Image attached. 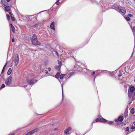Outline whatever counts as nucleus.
Masks as SVG:
<instances>
[{"label":"nucleus","mask_w":135,"mask_h":135,"mask_svg":"<svg viewBox=\"0 0 135 135\" xmlns=\"http://www.w3.org/2000/svg\"><path fill=\"white\" fill-rule=\"evenodd\" d=\"M134 90L135 89L134 86L130 87L128 90L129 97L130 99L132 97V100H135V92L133 93Z\"/></svg>","instance_id":"f257e3e1"},{"label":"nucleus","mask_w":135,"mask_h":135,"mask_svg":"<svg viewBox=\"0 0 135 135\" xmlns=\"http://www.w3.org/2000/svg\"><path fill=\"white\" fill-rule=\"evenodd\" d=\"M31 41L32 44L35 45H40L41 44L40 42L37 40L36 35L35 34L33 35L32 37Z\"/></svg>","instance_id":"f03ea898"},{"label":"nucleus","mask_w":135,"mask_h":135,"mask_svg":"<svg viewBox=\"0 0 135 135\" xmlns=\"http://www.w3.org/2000/svg\"><path fill=\"white\" fill-rule=\"evenodd\" d=\"M12 83V76H10L5 81V83L6 85L8 86H10Z\"/></svg>","instance_id":"7ed1b4c3"},{"label":"nucleus","mask_w":135,"mask_h":135,"mask_svg":"<svg viewBox=\"0 0 135 135\" xmlns=\"http://www.w3.org/2000/svg\"><path fill=\"white\" fill-rule=\"evenodd\" d=\"M119 11L122 13V14H124L126 12V11L125 9L124 8L120 6H118L116 8Z\"/></svg>","instance_id":"20e7f679"},{"label":"nucleus","mask_w":135,"mask_h":135,"mask_svg":"<svg viewBox=\"0 0 135 135\" xmlns=\"http://www.w3.org/2000/svg\"><path fill=\"white\" fill-rule=\"evenodd\" d=\"M123 120V118L122 116H120L118 118L115 120V121L117 123V125H119L118 122H122Z\"/></svg>","instance_id":"39448f33"},{"label":"nucleus","mask_w":135,"mask_h":135,"mask_svg":"<svg viewBox=\"0 0 135 135\" xmlns=\"http://www.w3.org/2000/svg\"><path fill=\"white\" fill-rule=\"evenodd\" d=\"M19 60V57L18 55H17L15 57L14 59L13 60V61L15 63V65L16 66L18 64Z\"/></svg>","instance_id":"423d86ee"},{"label":"nucleus","mask_w":135,"mask_h":135,"mask_svg":"<svg viewBox=\"0 0 135 135\" xmlns=\"http://www.w3.org/2000/svg\"><path fill=\"white\" fill-rule=\"evenodd\" d=\"M37 81L35 80L32 79L30 80H27V82L28 84L30 85H32L36 82Z\"/></svg>","instance_id":"0eeeda50"},{"label":"nucleus","mask_w":135,"mask_h":135,"mask_svg":"<svg viewBox=\"0 0 135 135\" xmlns=\"http://www.w3.org/2000/svg\"><path fill=\"white\" fill-rule=\"evenodd\" d=\"M54 24L55 22L54 21H53L51 23L50 26L51 28L54 30H55Z\"/></svg>","instance_id":"6e6552de"},{"label":"nucleus","mask_w":135,"mask_h":135,"mask_svg":"<svg viewBox=\"0 0 135 135\" xmlns=\"http://www.w3.org/2000/svg\"><path fill=\"white\" fill-rule=\"evenodd\" d=\"M5 68V67H4V66L3 67L2 70V71L0 75V78L2 79L3 78V73L4 72V69Z\"/></svg>","instance_id":"1a4fd4ad"},{"label":"nucleus","mask_w":135,"mask_h":135,"mask_svg":"<svg viewBox=\"0 0 135 135\" xmlns=\"http://www.w3.org/2000/svg\"><path fill=\"white\" fill-rule=\"evenodd\" d=\"M131 29L132 31L134 36H135V26H134L133 27H132V26H131Z\"/></svg>","instance_id":"9d476101"},{"label":"nucleus","mask_w":135,"mask_h":135,"mask_svg":"<svg viewBox=\"0 0 135 135\" xmlns=\"http://www.w3.org/2000/svg\"><path fill=\"white\" fill-rule=\"evenodd\" d=\"M61 68V66L60 65L56 66L55 67V69L60 71V69Z\"/></svg>","instance_id":"9b49d317"},{"label":"nucleus","mask_w":135,"mask_h":135,"mask_svg":"<svg viewBox=\"0 0 135 135\" xmlns=\"http://www.w3.org/2000/svg\"><path fill=\"white\" fill-rule=\"evenodd\" d=\"M10 9V7L9 6H6L5 7V9L6 11L8 12L9 11Z\"/></svg>","instance_id":"f8f14e48"},{"label":"nucleus","mask_w":135,"mask_h":135,"mask_svg":"<svg viewBox=\"0 0 135 135\" xmlns=\"http://www.w3.org/2000/svg\"><path fill=\"white\" fill-rule=\"evenodd\" d=\"M60 72H58L55 75V77L57 79H58L60 77Z\"/></svg>","instance_id":"ddd939ff"},{"label":"nucleus","mask_w":135,"mask_h":135,"mask_svg":"<svg viewBox=\"0 0 135 135\" xmlns=\"http://www.w3.org/2000/svg\"><path fill=\"white\" fill-rule=\"evenodd\" d=\"M74 73L73 72H71L67 76L66 78H68L70 77L71 76H72V75H74Z\"/></svg>","instance_id":"4468645a"},{"label":"nucleus","mask_w":135,"mask_h":135,"mask_svg":"<svg viewBox=\"0 0 135 135\" xmlns=\"http://www.w3.org/2000/svg\"><path fill=\"white\" fill-rule=\"evenodd\" d=\"M38 130V128H36L34 130L31 131V132L33 134L34 132H37Z\"/></svg>","instance_id":"2eb2a0df"},{"label":"nucleus","mask_w":135,"mask_h":135,"mask_svg":"<svg viewBox=\"0 0 135 135\" xmlns=\"http://www.w3.org/2000/svg\"><path fill=\"white\" fill-rule=\"evenodd\" d=\"M107 120L104 118H101V120L100 122H102L105 123L107 122Z\"/></svg>","instance_id":"dca6fc26"},{"label":"nucleus","mask_w":135,"mask_h":135,"mask_svg":"<svg viewBox=\"0 0 135 135\" xmlns=\"http://www.w3.org/2000/svg\"><path fill=\"white\" fill-rule=\"evenodd\" d=\"M12 71V69L11 68H9L7 72V74L8 75H9L11 74Z\"/></svg>","instance_id":"f3484780"},{"label":"nucleus","mask_w":135,"mask_h":135,"mask_svg":"<svg viewBox=\"0 0 135 135\" xmlns=\"http://www.w3.org/2000/svg\"><path fill=\"white\" fill-rule=\"evenodd\" d=\"M21 18L22 19H23V20H25L26 19L27 17L24 15H21Z\"/></svg>","instance_id":"a211bd4d"},{"label":"nucleus","mask_w":135,"mask_h":135,"mask_svg":"<svg viewBox=\"0 0 135 135\" xmlns=\"http://www.w3.org/2000/svg\"><path fill=\"white\" fill-rule=\"evenodd\" d=\"M130 113L131 114H133L134 113V108H132L130 111Z\"/></svg>","instance_id":"6ab92c4d"},{"label":"nucleus","mask_w":135,"mask_h":135,"mask_svg":"<svg viewBox=\"0 0 135 135\" xmlns=\"http://www.w3.org/2000/svg\"><path fill=\"white\" fill-rule=\"evenodd\" d=\"M101 118H98L95 120V121L96 122H98L99 121H101Z\"/></svg>","instance_id":"aec40b11"},{"label":"nucleus","mask_w":135,"mask_h":135,"mask_svg":"<svg viewBox=\"0 0 135 135\" xmlns=\"http://www.w3.org/2000/svg\"><path fill=\"white\" fill-rule=\"evenodd\" d=\"M65 75L64 74H61L60 76V78L61 79H62L64 77V76Z\"/></svg>","instance_id":"412c9836"},{"label":"nucleus","mask_w":135,"mask_h":135,"mask_svg":"<svg viewBox=\"0 0 135 135\" xmlns=\"http://www.w3.org/2000/svg\"><path fill=\"white\" fill-rule=\"evenodd\" d=\"M69 132V131L67 129H66L64 131V132L65 133L67 134Z\"/></svg>","instance_id":"4be33fe9"},{"label":"nucleus","mask_w":135,"mask_h":135,"mask_svg":"<svg viewBox=\"0 0 135 135\" xmlns=\"http://www.w3.org/2000/svg\"><path fill=\"white\" fill-rule=\"evenodd\" d=\"M107 123L109 124H111L113 123V122L108 121L107 122Z\"/></svg>","instance_id":"5701e85b"},{"label":"nucleus","mask_w":135,"mask_h":135,"mask_svg":"<svg viewBox=\"0 0 135 135\" xmlns=\"http://www.w3.org/2000/svg\"><path fill=\"white\" fill-rule=\"evenodd\" d=\"M2 3L3 4V5L4 6H6V2L4 0V1H2Z\"/></svg>","instance_id":"b1692460"},{"label":"nucleus","mask_w":135,"mask_h":135,"mask_svg":"<svg viewBox=\"0 0 135 135\" xmlns=\"http://www.w3.org/2000/svg\"><path fill=\"white\" fill-rule=\"evenodd\" d=\"M32 133L30 131V132H28V133L26 134L25 135H32Z\"/></svg>","instance_id":"393cba45"},{"label":"nucleus","mask_w":135,"mask_h":135,"mask_svg":"<svg viewBox=\"0 0 135 135\" xmlns=\"http://www.w3.org/2000/svg\"><path fill=\"white\" fill-rule=\"evenodd\" d=\"M32 133L30 131V132H28V133L26 134L25 135H32Z\"/></svg>","instance_id":"a878e982"},{"label":"nucleus","mask_w":135,"mask_h":135,"mask_svg":"<svg viewBox=\"0 0 135 135\" xmlns=\"http://www.w3.org/2000/svg\"><path fill=\"white\" fill-rule=\"evenodd\" d=\"M124 129L126 131H128L129 130V128L128 127L124 128Z\"/></svg>","instance_id":"bb28decb"},{"label":"nucleus","mask_w":135,"mask_h":135,"mask_svg":"<svg viewBox=\"0 0 135 135\" xmlns=\"http://www.w3.org/2000/svg\"><path fill=\"white\" fill-rule=\"evenodd\" d=\"M5 86L4 84H2L0 88L1 89H2L4 88L5 87Z\"/></svg>","instance_id":"cd10ccee"},{"label":"nucleus","mask_w":135,"mask_h":135,"mask_svg":"<svg viewBox=\"0 0 135 135\" xmlns=\"http://www.w3.org/2000/svg\"><path fill=\"white\" fill-rule=\"evenodd\" d=\"M126 19L127 21H129L130 20V18L129 17H126Z\"/></svg>","instance_id":"c85d7f7f"},{"label":"nucleus","mask_w":135,"mask_h":135,"mask_svg":"<svg viewBox=\"0 0 135 135\" xmlns=\"http://www.w3.org/2000/svg\"><path fill=\"white\" fill-rule=\"evenodd\" d=\"M58 64H59V65H60V66L61 67V65H62V62L61 61H60L59 60H58Z\"/></svg>","instance_id":"c756f323"},{"label":"nucleus","mask_w":135,"mask_h":135,"mask_svg":"<svg viewBox=\"0 0 135 135\" xmlns=\"http://www.w3.org/2000/svg\"><path fill=\"white\" fill-rule=\"evenodd\" d=\"M119 73H120V74L118 75V77H120V76H121L122 75V74H121V70H120L119 71Z\"/></svg>","instance_id":"7c9ffc66"},{"label":"nucleus","mask_w":135,"mask_h":135,"mask_svg":"<svg viewBox=\"0 0 135 135\" xmlns=\"http://www.w3.org/2000/svg\"><path fill=\"white\" fill-rule=\"evenodd\" d=\"M10 16L9 15H7V18L8 20H9L10 19Z\"/></svg>","instance_id":"2f4dec72"},{"label":"nucleus","mask_w":135,"mask_h":135,"mask_svg":"<svg viewBox=\"0 0 135 135\" xmlns=\"http://www.w3.org/2000/svg\"><path fill=\"white\" fill-rule=\"evenodd\" d=\"M12 31L13 32H15V28L14 27H11Z\"/></svg>","instance_id":"473e14b6"},{"label":"nucleus","mask_w":135,"mask_h":135,"mask_svg":"<svg viewBox=\"0 0 135 135\" xmlns=\"http://www.w3.org/2000/svg\"><path fill=\"white\" fill-rule=\"evenodd\" d=\"M11 20L12 21H15V18L14 17H12V16H11Z\"/></svg>","instance_id":"72a5a7b5"},{"label":"nucleus","mask_w":135,"mask_h":135,"mask_svg":"<svg viewBox=\"0 0 135 135\" xmlns=\"http://www.w3.org/2000/svg\"><path fill=\"white\" fill-rule=\"evenodd\" d=\"M60 2H59V1L58 0H57V1H56V4L57 5H58L59 4Z\"/></svg>","instance_id":"f704fd0d"},{"label":"nucleus","mask_w":135,"mask_h":135,"mask_svg":"<svg viewBox=\"0 0 135 135\" xmlns=\"http://www.w3.org/2000/svg\"><path fill=\"white\" fill-rule=\"evenodd\" d=\"M135 129V127L134 126H133L132 127H130V129Z\"/></svg>","instance_id":"c9c22d12"},{"label":"nucleus","mask_w":135,"mask_h":135,"mask_svg":"<svg viewBox=\"0 0 135 135\" xmlns=\"http://www.w3.org/2000/svg\"><path fill=\"white\" fill-rule=\"evenodd\" d=\"M61 87H62V96H63V85H61Z\"/></svg>","instance_id":"e433bc0d"},{"label":"nucleus","mask_w":135,"mask_h":135,"mask_svg":"<svg viewBox=\"0 0 135 135\" xmlns=\"http://www.w3.org/2000/svg\"><path fill=\"white\" fill-rule=\"evenodd\" d=\"M71 129V128L70 127H68L67 129L68 130V131H69Z\"/></svg>","instance_id":"4c0bfd02"},{"label":"nucleus","mask_w":135,"mask_h":135,"mask_svg":"<svg viewBox=\"0 0 135 135\" xmlns=\"http://www.w3.org/2000/svg\"><path fill=\"white\" fill-rule=\"evenodd\" d=\"M8 13H9V14L11 16H12V13H11V12H9Z\"/></svg>","instance_id":"58836bf2"},{"label":"nucleus","mask_w":135,"mask_h":135,"mask_svg":"<svg viewBox=\"0 0 135 135\" xmlns=\"http://www.w3.org/2000/svg\"><path fill=\"white\" fill-rule=\"evenodd\" d=\"M12 41L13 42H15V39L14 38H13L12 39Z\"/></svg>","instance_id":"ea45409f"},{"label":"nucleus","mask_w":135,"mask_h":135,"mask_svg":"<svg viewBox=\"0 0 135 135\" xmlns=\"http://www.w3.org/2000/svg\"><path fill=\"white\" fill-rule=\"evenodd\" d=\"M48 69L49 71H50L51 70V69L50 68H49Z\"/></svg>","instance_id":"a19ab883"},{"label":"nucleus","mask_w":135,"mask_h":135,"mask_svg":"<svg viewBox=\"0 0 135 135\" xmlns=\"http://www.w3.org/2000/svg\"><path fill=\"white\" fill-rule=\"evenodd\" d=\"M95 74V71H93L92 73V74H91V75H94V74Z\"/></svg>","instance_id":"79ce46f5"},{"label":"nucleus","mask_w":135,"mask_h":135,"mask_svg":"<svg viewBox=\"0 0 135 135\" xmlns=\"http://www.w3.org/2000/svg\"><path fill=\"white\" fill-rule=\"evenodd\" d=\"M10 25L11 27H14L12 23H11Z\"/></svg>","instance_id":"37998d69"},{"label":"nucleus","mask_w":135,"mask_h":135,"mask_svg":"<svg viewBox=\"0 0 135 135\" xmlns=\"http://www.w3.org/2000/svg\"><path fill=\"white\" fill-rule=\"evenodd\" d=\"M27 85H25L23 86V87H24L25 88H26V87H27Z\"/></svg>","instance_id":"c03bdc74"},{"label":"nucleus","mask_w":135,"mask_h":135,"mask_svg":"<svg viewBox=\"0 0 135 135\" xmlns=\"http://www.w3.org/2000/svg\"><path fill=\"white\" fill-rule=\"evenodd\" d=\"M106 71V73H108L109 74H110V72L109 71Z\"/></svg>","instance_id":"a18cd8bd"},{"label":"nucleus","mask_w":135,"mask_h":135,"mask_svg":"<svg viewBox=\"0 0 135 135\" xmlns=\"http://www.w3.org/2000/svg\"><path fill=\"white\" fill-rule=\"evenodd\" d=\"M45 72L46 74H47L48 73V72L47 71V70H46V71L45 70Z\"/></svg>","instance_id":"49530a36"},{"label":"nucleus","mask_w":135,"mask_h":135,"mask_svg":"<svg viewBox=\"0 0 135 135\" xmlns=\"http://www.w3.org/2000/svg\"><path fill=\"white\" fill-rule=\"evenodd\" d=\"M7 63H6L5 64V65H4V67H6V65H7Z\"/></svg>","instance_id":"de8ad7c7"},{"label":"nucleus","mask_w":135,"mask_h":135,"mask_svg":"<svg viewBox=\"0 0 135 135\" xmlns=\"http://www.w3.org/2000/svg\"><path fill=\"white\" fill-rule=\"evenodd\" d=\"M56 54L57 55H58V53L56 51Z\"/></svg>","instance_id":"09e8293b"},{"label":"nucleus","mask_w":135,"mask_h":135,"mask_svg":"<svg viewBox=\"0 0 135 135\" xmlns=\"http://www.w3.org/2000/svg\"><path fill=\"white\" fill-rule=\"evenodd\" d=\"M11 0H6L8 2H9Z\"/></svg>","instance_id":"8fccbe9b"},{"label":"nucleus","mask_w":135,"mask_h":135,"mask_svg":"<svg viewBox=\"0 0 135 135\" xmlns=\"http://www.w3.org/2000/svg\"><path fill=\"white\" fill-rule=\"evenodd\" d=\"M132 102H131V101L130 102H129V104H131V103Z\"/></svg>","instance_id":"3c124183"},{"label":"nucleus","mask_w":135,"mask_h":135,"mask_svg":"<svg viewBox=\"0 0 135 135\" xmlns=\"http://www.w3.org/2000/svg\"><path fill=\"white\" fill-rule=\"evenodd\" d=\"M128 15H129V16H131L132 15H131V14H129Z\"/></svg>","instance_id":"603ef678"},{"label":"nucleus","mask_w":135,"mask_h":135,"mask_svg":"<svg viewBox=\"0 0 135 135\" xmlns=\"http://www.w3.org/2000/svg\"><path fill=\"white\" fill-rule=\"evenodd\" d=\"M75 61H76V62H79V61H78V60H75Z\"/></svg>","instance_id":"864d4df0"},{"label":"nucleus","mask_w":135,"mask_h":135,"mask_svg":"<svg viewBox=\"0 0 135 135\" xmlns=\"http://www.w3.org/2000/svg\"><path fill=\"white\" fill-rule=\"evenodd\" d=\"M133 124L135 126V121L133 122Z\"/></svg>","instance_id":"5fc2aeb1"},{"label":"nucleus","mask_w":135,"mask_h":135,"mask_svg":"<svg viewBox=\"0 0 135 135\" xmlns=\"http://www.w3.org/2000/svg\"><path fill=\"white\" fill-rule=\"evenodd\" d=\"M43 11H42V12H40L39 13H38V14H39V13H41V12H43Z\"/></svg>","instance_id":"6e6d98bb"},{"label":"nucleus","mask_w":135,"mask_h":135,"mask_svg":"<svg viewBox=\"0 0 135 135\" xmlns=\"http://www.w3.org/2000/svg\"><path fill=\"white\" fill-rule=\"evenodd\" d=\"M105 70H102V73L104 71H105Z\"/></svg>","instance_id":"4d7b16f0"},{"label":"nucleus","mask_w":135,"mask_h":135,"mask_svg":"<svg viewBox=\"0 0 135 135\" xmlns=\"http://www.w3.org/2000/svg\"><path fill=\"white\" fill-rule=\"evenodd\" d=\"M94 122H93L92 123V124H93V123Z\"/></svg>","instance_id":"13d9d810"},{"label":"nucleus","mask_w":135,"mask_h":135,"mask_svg":"<svg viewBox=\"0 0 135 135\" xmlns=\"http://www.w3.org/2000/svg\"><path fill=\"white\" fill-rule=\"evenodd\" d=\"M134 41H135L134 43H135V38H134Z\"/></svg>","instance_id":"bf43d9fd"},{"label":"nucleus","mask_w":135,"mask_h":135,"mask_svg":"<svg viewBox=\"0 0 135 135\" xmlns=\"http://www.w3.org/2000/svg\"><path fill=\"white\" fill-rule=\"evenodd\" d=\"M76 135H78V134H77L76 133Z\"/></svg>","instance_id":"052dcab7"},{"label":"nucleus","mask_w":135,"mask_h":135,"mask_svg":"<svg viewBox=\"0 0 135 135\" xmlns=\"http://www.w3.org/2000/svg\"><path fill=\"white\" fill-rule=\"evenodd\" d=\"M95 79V78H94V80Z\"/></svg>","instance_id":"680f3d73"},{"label":"nucleus","mask_w":135,"mask_h":135,"mask_svg":"<svg viewBox=\"0 0 135 135\" xmlns=\"http://www.w3.org/2000/svg\"><path fill=\"white\" fill-rule=\"evenodd\" d=\"M55 129H55L54 130H55Z\"/></svg>","instance_id":"e2e57ef3"},{"label":"nucleus","mask_w":135,"mask_h":135,"mask_svg":"<svg viewBox=\"0 0 135 135\" xmlns=\"http://www.w3.org/2000/svg\"><path fill=\"white\" fill-rule=\"evenodd\" d=\"M132 55H131V56H132Z\"/></svg>","instance_id":"0e129e2a"},{"label":"nucleus","mask_w":135,"mask_h":135,"mask_svg":"<svg viewBox=\"0 0 135 135\" xmlns=\"http://www.w3.org/2000/svg\"><path fill=\"white\" fill-rule=\"evenodd\" d=\"M132 55H131V56H132Z\"/></svg>","instance_id":"69168bd1"},{"label":"nucleus","mask_w":135,"mask_h":135,"mask_svg":"<svg viewBox=\"0 0 135 135\" xmlns=\"http://www.w3.org/2000/svg\"><path fill=\"white\" fill-rule=\"evenodd\" d=\"M132 55H131V56H132Z\"/></svg>","instance_id":"338daca9"},{"label":"nucleus","mask_w":135,"mask_h":135,"mask_svg":"<svg viewBox=\"0 0 135 135\" xmlns=\"http://www.w3.org/2000/svg\"><path fill=\"white\" fill-rule=\"evenodd\" d=\"M134 81H135V80H134Z\"/></svg>","instance_id":"774afa93"}]
</instances>
